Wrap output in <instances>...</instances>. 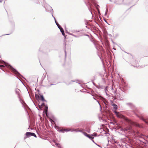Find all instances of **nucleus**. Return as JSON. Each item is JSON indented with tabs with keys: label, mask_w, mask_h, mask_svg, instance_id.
<instances>
[{
	"label": "nucleus",
	"mask_w": 148,
	"mask_h": 148,
	"mask_svg": "<svg viewBox=\"0 0 148 148\" xmlns=\"http://www.w3.org/2000/svg\"><path fill=\"white\" fill-rule=\"evenodd\" d=\"M0 64H0V69L3 71L4 72L5 71H8L6 69H3L7 68L10 69L12 72L16 75L21 76L26 80L25 78L23 77L16 69L14 68L8 63L6 62L3 60H1L0 59Z\"/></svg>",
	"instance_id": "f257e3e1"
},
{
	"label": "nucleus",
	"mask_w": 148,
	"mask_h": 148,
	"mask_svg": "<svg viewBox=\"0 0 148 148\" xmlns=\"http://www.w3.org/2000/svg\"><path fill=\"white\" fill-rule=\"evenodd\" d=\"M55 128L60 132L64 133L65 132H67L69 131L73 132L75 130L71 129H64L58 126H56Z\"/></svg>",
	"instance_id": "f03ea898"
},
{
	"label": "nucleus",
	"mask_w": 148,
	"mask_h": 148,
	"mask_svg": "<svg viewBox=\"0 0 148 148\" xmlns=\"http://www.w3.org/2000/svg\"><path fill=\"white\" fill-rule=\"evenodd\" d=\"M31 136H33L36 138L37 137L36 134L33 132H27L25 134L24 137V139L25 140L27 138H29Z\"/></svg>",
	"instance_id": "7ed1b4c3"
},
{
	"label": "nucleus",
	"mask_w": 148,
	"mask_h": 148,
	"mask_svg": "<svg viewBox=\"0 0 148 148\" xmlns=\"http://www.w3.org/2000/svg\"><path fill=\"white\" fill-rule=\"evenodd\" d=\"M132 130V128L130 127H126L124 129L121 128L120 130L121 131H122V133H126L128 132H129L131 131Z\"/></svg>",
	"instance_id": "20e7f679"
},
{
	"label": "nucleus",
	"mask_w": 148,
	"mask_h": 148,
	"mask_svg": "<svg viewBox=\"0 0 148 148\" xmlns=\"http://www.w3.org/2000/svg\"><path fill=\"white\" fill-rule=\"evenodd\" d=\"M136 133L137 134V136L143 138L145 140H148V136H145L141 133L137 131L136 132Z\"/></svg>",
	"instance_id": "39448f33"
},
{
	"label": "nucleus",
	"mask_w": 148,
	"mask_h": 148,
	"mask_svg": "<svg viewBox=\"0 0 148 148\" xmlns=\"http://www.w3.org/2000/svg\"><path fill=\"white\" fill-rule=\"evenodd\" d=\"M136 116L139 118L141 120L144 121L146 124L148 125V119H145L142 115H138L136 114Z\"/></svg>",
	"instance_id": "423d86ee"
},
{
	"label": "nucleus",
	"mask_w": 148,
	"mask_h": 148,
	"mask_svg": "<svg viewBox=\"0 0 148 148\" xmlns=\"http://www.w3.org/2000/svg\"><path fill=\"white\" fill-rule=\"evenodd\" d=\"M45 8L46 11L47 12H50L51 13L53 12V10L52 8L49 5H48L47 7H45Z\"/></svg>",
	"instance_id": "0eeeda50"
},
{
	"label": "nucleus",
	"mask_w": 148,
	"mask_h": 148,
	"mask_svg": "<svg viewBox=\"0 0 148 148\" xmlns=\"http://www.w3.org/2000/svg\"><path fill=\"white\" fill-rule=\"evenodd\" d=\"M83 133L85 136L89 138L91 140L94 139V138L92 136V135L88 134L85 132H83Z\"/></svg>",
	"instance_id": "6e6552de"
},
{
	"label": "nucleus",
	"mask_w": 148,
	"mask_h": 148,
	"mask_svg": "<svg viewBox=\"0 0 148 148\" xmlns=\"http://www.w3.org/2000/svg\"><path fill=\"white\" fill-rule=\"evenodd\" d=\"M126 104L131 109H133L134 107V105L131 103H126Z\"/></svg>",
	"instance_id": "1a4fd4ad"
},
{
	"label": "nucleus",
	"mask_w": 148,
	"mask_h": 148,
	"mask_svg": "<svg viewBox=\"0 0 148 148\" xmlns=\"http://www.w3.org/2000/svg\"><path fill=\"white\" fill-rule=\"evenodd\" d=\"M18 98L19 99V101H20V102L23 105L24 103H25V102L22 99H21V98L20 97V95H18Z\"/></svg>",
	"instance_id": "9d476101"
},
{
	"label": "nucleus",
	"mask_w": 148,
	"mask_h": 148,
	"mask_svg": "<svg viewBox=\"0 0 148 148\" xmlns=\"http://www.w3.org/2000/svg\"><path fill=\"white\" fill-rule=\"evenodd\" d=\"M112 105L113 106V108L115 110H116L117 109L118 106L116 104L114 103H113L112 104Z\"/></svg>",
	"instance_id": "9b49d317"
},
{
	"label": "nucleus",
	"mask_w": 148,
	"mask_h": 148,
	"mask_svg": "<svg viewBox=\"0 0 148 148\" xmlns=\"http://www.w3.org/2000/svg\"><path fill=\"white\" fill-rule=\"evenodd\" d=\"M40 97L41 100L42 101L47 102V101L45 99L44 97L42 95H40Z\"/></svg>",
	"instance_id": "f8f14e48"
},
{
	"label": "nucleus",
	"mask_w": 148,
	"mask_h": 148,
	"mask_svg": "<svg viewBox=\"0 0 148 148\" xmlns=\"http://www.w3.org/2000/svg\"><path fill=\"white\" fill-rule=\"evenodd\" d=\"M114 112L115 114L118 117L120 118L121 117V116L120 115V114H119V112H118L116 111H114Z\"/></svg>",
	"instance_id": "ddd939ff"
},
{
	"label": "nucleus",
	"mask_w": 148,
	"mask_h": 148,
	"mask_svg": "<svg viewBox=\"0 0 148 148\" xmlns=\"http://www.w3.org/2000/svg\"><path fill=\"white\" fill-rule=\"evenodd\" d=\"M67 33L68 34L70 35H71V36H74V37H76V38H78L79 37L78 36H77L76 35H75L73 34H72V33H70V32H67Z\"/></svg>",
	"instance_id": "4468645a"
},
{
	"label": "nucleus",
	"mask_w": 148,
	"mask_h": 148,
	"mask_svg": "<svg viewBox=\"0 0 148 148\" xmlns=\"http://www.w3.org/2000/svg\"><path fill=\"white\" fill-rule=\"evenodd\" d=\"M116 97H117L118 98V99H121V98H122L121 97V95L119 93H116Z\"/></svg>",
	"instance_id": "2eb2a0df"
},
{
	"label": "nucleus",
	"mask_w": 148,
	"mask_h": 148,
	"mask_svg": "<svg viewBox=\"0 0 148 148\" xmlns=\"http://www.w3.org/2000/svg\"><path fill=\"white\" fill-rule=\"evenodd\" d=\"M39 107L40 109H42V107L45 106V103H42L41 104V105H39Z\"/></svg>",
	"instance_id": "dca6fc26"
},
{
	"label": "nucleus",
	"mask_w": 148,
	"mask_h": 148,
	"mask_svg": "<svg viewBox=\"0 0 148 148\" xmlns=\"http://www.w3.org/2000/svg\"><path fill=\"white\" fill-rule=\"evenodd\" d=\"M135 126H136V127H142V126L140 124L138 123H136L135 124Z\"/></svg>",
	"instance_id": "f3484780"
},
{
	"label": "nucleus",
	"mask_w": 148,
	"mask_h": 148,
	"mask_svg": "<svg viewBox=\"0 0 148 148\" xmlns=\"http://www.w3.org/2000/svg\"><path fill=\"white\" fill-rule=\"evenodd\" d=\"M19 90L18 89H16L15 90V92H16V93L17 94V95H18H18H19Z\"/></svg>",
	"instance_id": "a211bd4d"
},
{
	"label": "nucleus",
	"mask_w": 148,
	"mask_h": 148,
	"mask_svg": "<svg viewBox=\"0 0 148 148\" xmlns=\"http://www.w3.org/2000/svg\"><path fill=\"white\" fill-rule=\"evenodd\" d=\"M55 23L56 24V25H57V26H58V28H59L60 27H61V26H60V25L57 22V21H55Z\"/></svg>",
	"instance_id": "6ab92c4d"
},
{
	"label": "nucleus",
	"mask_w": 148,
	"mask_h": 148,
	"mask_svg": "<svg viewBox=\"0 0 148 148\" xmlns=\"http://www.w3.org/2000/svg\"><path fill=\"white\" fill-rule=\"evenodd\" d=\"M91 135H92V136L93 137H94H94H96L97 136V134L96 133H93V134H91Z\"/></svg>",
	"instance_id": "aec40b11"
},
{
	"label": "nucleus",
	"mask_w": 148,
	"mask_h": 148,
	"mask_svg": "<svg viewBox=\"0 0 148 148\" xmlns=\"http://www.w3.org/2000/svg\"><path fill=\"white\" fill-rule=\"evenodd\" d=\"M112 141H113L115 143H117V141L113 137H112Z\"/></svg>",
	"instance_id": "412c9836"
},
{
	"label": "nucleus",
	"mask_w": 148,
	"mask_h": 148,
	"mask_svg": "<svg viewBox=\"0 0 148 148\" xmlns=\"http://www.w3.org/2000/svg\"><path fill=\"white\" fill-rule=\"evenodd\" d=\"M59 29H60V30L61 33L64 32V29L62 27H61L59 28Z\"/></svg>",
	"instance_id": "4be33fe9"
},
{
	"label": "nucleus",
	"mask_w": 148,
	"mask_h": 148,
	"mask_svg": "<svg viewBox=\"0 0 148 148\" xmlns=\"http://www.w3.org/2000/svg\"><path fill=\"white\" fill-rule=\"evenodd\" d=\"M107 87H108L107 86H106V88H105V91L106 92V95H108V94L107 93V92L108 91V90H107Z\"/></svg>",
	"instance_id": "5701e85b"
},
{
	"label": "nucleus",
	"mask_w": 148,
	"mask_h": 148,
	"mask_svg": "<svg viewBox=\"0 0 148 148\" xmlns=\"http://www.w3.org/2000/svg\"><path fill=\"white\" fill-rule=\"evenodd\" d=\"M75 82L74 81H73V80H71V82H69L68 83H67L66 82H65V83L67 85H69L71 84V82Z\"/></svg>",
	"instance_id": "b1692460"
},
{
	"label": "nucleus",
	"mask_w": 148,
	"mask_h": 148,
	"mask_svg": "<svg viewBox=\"0 0 148 148\" xmlns=\"http://www.w3.org/2000/svg\"><path fill=\"white\" fill-rule=\"evenodd\" d=\"M72 32H73V33L78 32H79V30H73L72 31Z\"/></svg>",
	"instance_id": "393cba45"
},
{
	"label": "nucleus",
	"mask_w": 148,
	"mask_h": 148,
	"mask_svg": "<svg viewBox=\"0 0 148 148\" xmlns=\"http://www.w3.org/2000/svg\"><path fill=\"white\" fill-rule=\"evenodd\" d=\"M35 96L36 98L37 99H39L40 98L39 96L38 95L36 94L35 95Z\"/></svg>",
	"instance_id": "a878e982"
},
{
	"label": "nucleus",
	"mask_w": 148,
	"mask_h": 148,
	"mask_svg": "<svg viewBox=\"0 0 148 148\" xmlns=\"http://www.w3.org/2000/svg\"><path fill=\"white\" fill-rule=\"evenodd\" d=\"M56 145H57L58 147L59 148H62V147H61L60 146V145L59 144H58V143H56Z\"/></svg>",
	"instance_id": "bb28decb"
},
{
	"label": "nucleus",
	"mask_w": 148,
	"mask_h": 148,
	"mask_svg": "<svg viewBox=\"0 0 148 148\" xmlns=\"http://www.w3.org/2000/svg\"><path fill=\"white\" fill-rule=\"evenodd\" d=\"M56 145H57L58 147L59 148H62V147H61L60 146V145L59 144H58V143H56Z\"/></svg>",
	"instance_id": "cd10ccee"
},
{
	"label": "nucleus",
	"mask_w": 148,
	"mask_h": 148,
	"mask_svg": "<svg viewBox=\"0 0 148 148\" xmlns=\"http://www.w3.org/2000/svg\"><path fill=\"white\" fill-rule=\"evenodd\" d=\"M51 15H52V17H53V18L54 19L55 21H56V19L55 18L54 16H53V12H51Z\"/></svg>",
	"instance_id": "c85d7f7f"
},
{
	"label": "nucleus",
	"mask_w": 148,
	"mask_h": 148,
	"mask_svg": "<svg viewBox=\"0 0 148 148\" xmlns=\"http://www.w3.org/2000/svg\"><path fill=\"white\" fill-rule=\"evenodd\" d=\"M45 106V108L46 110V111H47V110L48 109V106L47 105H46Z\"/></svg>",
	"instance_id": "c756f323"
},
{
	"label": "nucleus",
	"mask_w": 148,
	"mask_h": 148,
	"mask_svg": "<svg viewBox=\"0 0 148 148\" xmlns=\"http://www.w3.org/2000/svg\"><path fill=\"white\" fill-rule=\"evenodd\" d=\"M96 145H98V146H99V147H100V146L98 145H97L94 141L93 140V139H92V140H91Z\"/></svg>",
	"instance_id": "7c9ffc66"
},
{
	"label": "nucleus",
	"mask_w": 148,
	"mask_h": 148,
	"mask_svg": "<svg viewBox=\"0 0 148 148\" xmlns=\"http://www.w3.org/2000/svg\"><path fill=\"white\" fill-rule=\"evenodd\" d=\"M62 35L63 36H65V33H64V32H62Z\"/></svg>",
	"instance_id": "2f4dec72"
},
{
	"label": "nucleus",
	"mask_w": 148,
	"mask_h": 148,
	"mask_svg": "<svg viewBox=\"0 0 148 148\" xmlns=\"http://www.w3.org/2000/svg\"><path fill=\"white\" fill-rule=\"evenodd\" d=\"M53 85H54V84H50V85L49 86H48L49 87H50L51 86Z\"/></svg>",
	"instance_id": "473e14b6"
},
{
	"label": "nucleus",
	"mask_w": 148,
	"mask_h": 148,
	"mask_svg": "<svg viewBox=\"0 0 148 148\" xmlns=\"http://www.w3.org/2000/svg\"><path fill=\"white\" fill-rule=\"evenodd\" d=\"M76 81H77L78 82H77V83L79 84H81V83H79V82H80V81L79 80H76Z\"/></svg>",
	"instance_id": "72a5a7b5"
},
{
	"label": "nucleus",
	"mask_w": 148,
	"mask_h": 148,
	"mask_svg": "<svg viewBox=\"0 0 148 148\" xmlns=\"http://www.w3.org/2000/svg\"><path fill=\"white\" fill-rule=\"evenodd\" d=\"M107 13H108V12H105V14H104V16H107Z\"/></svg>",
	"instance_id": "f704fd0d"
},
{
	"label": "nucleus",
	"mask_w": 148,
	"mask_h": 148,
	"mask_svg": "<svg viewBox=\"0 0 148 148\" xmlns=\"http://www.w3.org/2000/svg\"><path fill=\"white\" fill-rule=\"evenodd\" d=\"M92 83L93 84L96 86V85H95V83L93 81H92Z\"/></svg>",
	"instance_id": "c9c22d12"
},
{
	"label": "nucleus",
	"mask_w": 148,
	"mask_h": 148,
	"mask_svg": "<svg viewBox=\"0 0 148 148\" xmlns=\"http://www.w3.org/2000/svg\"><path fill=\"white\" fill-rule=\"evenodd\" d=\"M106 12H108V9H106Z\"/></svg>",
	"instance_id": "e433bc0d"
},
{
	"label": "nucleus",
	"mask_w": 148,
	"mask_h": 148,
	"mask_svg": "<svg viewBox=\"0 0 148 148\" xmlns=\"http://www.w3.org/2000/svg\"><path fill=\"white\" fill-rule=\"evenodd\" d=\"M64 52H65V56H66V51L65 49L64 50Z\"/></svg>",
	"instance_id": "4c0bfd02"
},
{
	"label": "nucleus",
	"mask_w": 148,
	"mask_h": 148,
	"mask_svg": "<svg viewBox=\"0 0 148 148\" xmlns=\"http://www.w3.org/2000/svg\"><path fill=\"white\" fill-rule=\"evenodd\" d=\"M96 101H97V102L99 104V105H100V103H99V101H98V100L97 99H96V100H95Z\"/></svg>",
	"instance_id": "58836bf2"
},
{
	"label": "nucleus",
	"mask_w": 148,
	"mask_h": 148,
	"mask_svg": "<svg viewBox=\"0 0 148 148\" xmlns=\"http://www.w3.org/2000/svg\"><path fill=\"white\" fill-rule=\"evenodd\" d=\"M99 106H100V110H101V107L100 105H100H99Z\"/></svg>",
	"instance_id": "ea45409f"
},
{
	"label": "nucleus",
	"mask_w": 148,
	"mask_h": 148,
	"mask_svg": "<svg viewBox=\"0 0 148 148\" xmlns=\"http://www.w3.org/2000/svg\"><path fill=\"white\" fill-rule=\"evenodd\" d=\"M77 132H82V131L81 130H79L77 131Z\"/></svg>",
	"instance_id": "a19ab883"
},
{
	"label": "nucleus",
	"mask_w": 148,
	"mask_h": 148,
	"mask_svg": "<svg viewBox=\"0 0 148 148\" xmlns=\"http://www.w3.org/2000/svg\"><path fill=\"white\" fill-rule=\"evenodd\" d=\"M3 1V0H0V3H1Z\"/></svg>",
	"instance_id": "79ce46f5"
},
{
	"label": "nucleus",
	"mask_w": 148,
	"mask_h": 148,
	"mask_svg": "<svg viewBox=\"0 0 148 148\" xmlns=\"http://www.w3.org/2000/svg\"><path fill=\"white\" fill-rule=\"evenodd\" d=\"M64 45H65V46H66V42L65 43H64Z\"/></svg>",
	"instance_id": "37998d69"
},
{
	"label": "nucleus",
	"mask_w": 148,
	"mask_h": 148,
	"mask_svg": "<svg viewBox=\"0 0 148 148\" xmlns=\"http://www.w3.org/2000/svg\"><path fill=\"white\" fill-rule=\"evenodd\" d=\"M9 34H4L3 35H9Z\"/></svg>",
	"instance_id": "c03bdc74"
},
{
	"label": "nucleus",
	"mask_w": 148,
	"mask_h": 148,
	"mask_svg": "<svg viewBox=\"0 0 148 148\" xmlns=\"http://www.w3.org/2000/svg\"><path fill=\"white\" fill-rule=\"evenodd\" d=\"M85 35L86 36H89L88 35V34H86Z\"/></svg>",
	"instance_id": "a18cd8bd"
},
{
	"label": "nucleus",
	"mask_w": 148,
	"mask_h": 148,
	"mask_svg": "<svg viewBox=\"0 0 148 148\" xmlns=\"http://www.w3.org/2000/svg\"><path fill=\"white\" fill-rule=\"evenodd\" d=\"M93 99L95 100H96V99L94 97H93Z\"/></svg>",
	"instance_id": "49530a36"
},
{
	"label": "nucleus",
	"mask_w": 148,
	"mask_h": 148,
	"mask_svg": "<svg viewBox=\"0 0 148 148\" xmlns=\"http://www.w3.org/2000/svg\"><path fill=\"white\" fill-rule=\"evenodd\" d=\"M27 114H28V116H29V114H28V112H27Z\"/></svg>",
	"instance_id": "de8ad7c7"
},
{
	"label": "nucleus",
	"mask_w": 148,
	"mask_h": 148,
	"mask_svg": "<svg viewBox=\"0 0 148 148\" xmlns=\"http://www.w3.org/2000/svg\"><path fill=\"white\" fill-rule=\"evenodd\" d=\"M112 90L113 89V87H112Z\"/></svg>",
	"instance_id": "09e8293b"
},
{
	"label": "nucleus",
	"mask_w": 148,
	"mask_h": 148,
	"mask_svg": "<svg viewBox=\"0 0 148 148\" xmlns=\"http://www.w3.org/2000/svg\"><path fill=\"white\" fill-rule=\"evenodd\" d=\"M96 88H99L98 87H97V86H96Z\"/></svg>",
	"instance_id": "8fccbe9b"
},
{
	"label": "nucleus",
	"mask_w": 148,
	"mask_h": 148,
	"mask_svg": "<svg viewBox=\"0 0 148 148\" xmlns=\"http://www.w3.org/2000/svg\"><path fill=\"white\" fill-rule=\"evenodd\" d=\"M114 92H116V91H114Z\"/></svg>",
	"instance_id": "3c124183"
},
{
	"label": "nucleus",
	"mask_w": 148,
	"mask_h": 148,
	"mask_svg": "<svg viewBox=\"0 0 148 148\" xmlns=\"http://www.w3.org/2000/svg\"><path fill=\"white\" fill-rule=\"evenodd\" d=\"M110 1H112L111 0H110Z\"/></svg>",
	"instance_id": "603ef678"
},
{
	"label": "nucleus",
	"mask_w": 148,
	"mask_h": 148,
	"mask_svg": "<svg viewBox=\"0 0 148 148\" xmlns=\"http://www.w3.org/2000/svg\"><path fill=\"white\" fill-rule=\"evenodd\" d=\"M80 91L81 92H82V91H81V90H80Z\"/></svg>",
	"instance_id": "864d4df0"
},
{
	"label": "nucleus",
	"mask_w": 148,
	"mask_h": 148,
	"mask_svg": "<svg viewBox=\"0 0 148 148\" xmlns=\"http://www.w3.org/2000/svg\"><path fill=\"white\" fill-rule=\"evenodd\" d=\"M85 24H86V25H87V24H86V23H85Z\"/></svg>",
	"instance_id": "5fc2aeb1"
},
{
	"label": "nucleus",
	"mask_w": 148,
	"mask_h": 148,
	"mask_svg": "<svg viewBox=\"0 0 148 148\" xmlns=\"http://www.w3.org/2000/svg\"><path fill=\"white\" fill-rule=\"evenodd\" d=\"M125 53H126V52L125 51Z\"/></svg>",
	"instance_id": "6e6d98bb"
},
{
	"label": "nucleus",
	"mask_w": 148,
	"mask_h": 148,
	"mask_svg": "<svg viewBox=\"0 0 148 148\" xmlns=\"http://www.w3.org/2000/svg\"><path fill=\"white\" fill-rule=\"evenodd\" d=\"M17 78L19 80V79H18L17 77Z\"/></svg>",
	"instance_id": "4d7b16f0"
},
{
	"label": "nucleus",
	"mask_w": 148,
	"mask_h": 148,
	"mask_svg": "<svg viewBox=\"0 0 148 148\" xmlns=\"http://www.w3.org/2000/svg\"><path fill=\"white\" fill-rule=\"evenodd\" d=\"M43 1H44V0H43Z\"/></svg>",
	"instance_id": "13d9d810"
}]
</instances>
